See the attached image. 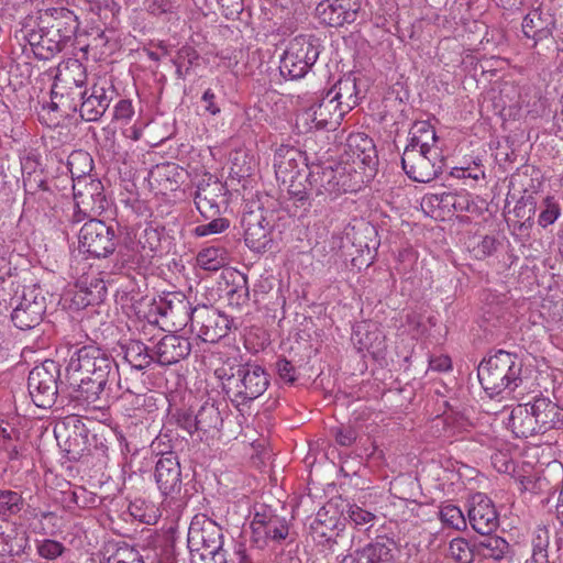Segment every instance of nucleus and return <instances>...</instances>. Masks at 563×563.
Masks as SVG:
<instances>
[{
	"label": "nucleus",
	"mask_w": 563,
	"mask_h": 563,
	"mask_svg": "<svg viewBox=\"0 0 563 563\" xmlns=\"http://www.w3.org/2000/svg\"><path fill=\"white\" fill-rule=\"evenodd\" d=\"M423 201L428 202L432 207H438L440 209H448L453 211H468L471 207V201L467 192H439L431 194L423 198Z\"/></svg>",
	"instance_id": "e433bc0d"
},
{
	"label": "nucleus",
	"mask_w": 563,
	"mask_h": 563,
	"mask_svg": "<svg viewBox=\"0 0 563 563\" xmlns=\"http://www.w3.org/2000/svg\"><path fill=\"white\" fill-rule=\"evenodd\" d=\"M550 532L545 527H537L532 534V562L549 563L548 548Z\"/></svg>",
	"instance_id": "49530a36"
},
{
	"label": "nucleus",
	"mask_w": 563,
	"mask_h": 563,
	"mask_svg": "<svg viewBox=\"0 0 563 563\" xmlns=\"http://www.w3.org/2000/svg\"><path fill=\"white\" fill-rule=\"evenodd\" d=\"M340 519L336 517V505L332 501L319 509L314 519L310 523V534L319 544L328 545L329 549L336 543L339 530H341Z\"/></svg>",
	"instance_id": "aec40b11"
},
{
	"label": "nucleus",
	"mask_w": 563,
	"mask_h": 563,
	"mask_svg": "<svg viewBox=\"0 0 563 563\" xmlns=\"http://www.w3.org/2000/svg\"><path fill=\"white\" fill-rule=\"evenodd\" d=\"M74 196H84L87 199L90 196L100 197L104 195V188L100 179L92 176L77 180L73 184Z\"/></svg>",
	"instance_id": "8fccbe9b"
},
{
	"label": "nucleus",
	"mask_w": 563,
	"mask_h": 563,
	"mask_svg": "<svg viewBox=\"0 0 563 563\" xmlns=\"http://www.w3.org/2000/svg\"><path fill=\"white\" fill-rule=\"evenodd\" d=\"M224 186L217 179L209 177L198 183L195 191V205L206 220L220 214L219 198L223 195Z\"/></svg>",
	"instance_id": "4be33fe9"
},
{
	"label": "nucleus",
	"mask_w": 563,
	"mask_h": 563,
	"mask_svg": "<svg viewBox=\"0 0 563 563\" xmlns=\"http://www.w3.org/2000/svg\"><path fill=\"white\" fill-rule=\"evenodd\" d=\"M449 555L456 563H471L476 556V544H470L464 538H455L449 544Z\"/></svg>",
	"instance_id": "de8ad7c7"
},
{
	"label": "nucleus",
	"mask_w": 563,
	"mask_h": 563,
	"mask_svg": "<svg viewBox=\"0 0 563 563\" xmlns=\"http://www.w3.org/2000/svg\"><path fill=\"white\" fill-rule=\"evenodd\" d=\"M33 164L30 159H27L23 166V186L25 191V203H31L32 199H35L36 196L43 198L44 196H53V192L48 189L46 185V179L44 178L42 169H33L26 172L29 165Z\"/></svg>",
	"instance_id": "72a5a7b5"
},
{
	"label": "nucleus",
	"mask_w": 563,
	"mask_h": 563,
	"mask_svg": "<svg viewBox=\"0 0 563 563\" xmlns=\"http://www.w3.org/2000/svg\"><path fill=\"white\" fill-rule=\"evenodd\" d=\"M86 80V68L78 59L59 65L51 92L54 108L58 107V102L66 106L68 101H74L77 92L82 91Z\"/></svg>",
	"instance_id": "9b49d317"
},
{
	"label": "nucleus",
	"mask_w": 563,
	"mask_h": 563,
	"mask_svg": "<svg viewBox=\"0 0 563 563\" xmlns=\"http://www.w3.org/2000/svg\"><path fill=\"white\" fill-rule=\"evenodd\" d=\"M306 181L317 196H338L342 192L357 191L361 188L362 173L341 162L312 163Z\"/></svg>",
	"instance_id": "20e7f679"
},
{
	"label": "nucleus",
	"mask_w": 563,
	"mask_h": 563,
	"mask_svg": "<svg viewBox=\"0 0 563 563\" xmlns=\"http://www.w3.org/2000/svg\"><path fill=\"white\" fill-rule=\"evenodd\" d=\"M124 358L130 364V374L147 368L154 361V350L141 341H131L124 346Z\"/></svg>",
	"instance_id": "c9c22d12"
},
{
	"label": "nucleus",
	"mask_w": 563,
	"mask_h": 563,
	"mask_svg": "<svg viewBox=\"0 0 563 563\" xmlns=\"http://www.w3.org/2000/svg\"><path fill=\"white\" fill-rule=\"evenodd\" d=\"M443 156L441 151H421L406 146L401 156V166L406 175L417 183H429L442 173Z\"/></svg>",
	"instance_id": "9d476101"
},
{
	"label": "nucleus",
	"mask_w": 563,
	"mask_h": 563,
	"mask_svg": "<svg viewBox=\"0 0 563 563\" xmlns=\"http://www.w3.org/2000/svg\"><path fill=\"white\" fill-rule=\"evenodd\" d=\"M327 95L338 103L341 111L345 114L354 109L362 99L357 79L352 74L345 75L339 79Z\"/></svg>",
	"instance_id": "a878e982"
},
{
	"label": "nucleus",
	"mask_w": 563,
	"mask_h": 563,
	"mask_svg": "<svg viewBox=\"0 0 563 563\" xmlns=\"http://www.w3.org/2000/svg\"><path fill=\"white\" fill-rule=\"evenodd\" d=\"M159 311L163 317L170 320L175 329H183L191 325L196 307H191L183 292H170L162 300Z\"/></svg>",
	"instance_id": "b1692460"
},
{
	"label": "nucleus",
	"mask_w": 563,
	"mask_h": 563,
	"mask_svg": "<svg viewBox=\"0 0 563 563\" xmlns=\"http://www.w3.org/2000/svg\"><path fill=\"white\" fill-rule=\"evenodd\" d=\"M155 483L162 495L175 498L181 492L183 478L179 459L175 452H162L155 464Z\"/></svg>",
	"instance_id": "dca6fc26"
},
{
	"label": "nucleus",
	"mask_w": 563,
	"mask_h": 563,
	"mask_svg": "<svg viewBox=\"0 0 563 563\" xmlns=\"http://www.w3.org/2000/svg\"><path fill=\"white\" fill-rule=\"evenodd\" d=\"M60 366L53 360H46L35 366L27 377V389L33 404L43 409L54 406L58 396Z\"/></svg>",
	"instance_id": "0eeeda50"
},
{
	"label": "nucleus",
	"mask_w": 563,
	"mask_h": 563,
	"mask_svg": "<svg viewBox=\"0 0 563 563\" xmlns=\"http://www.w3.org/2000/svg\"><path fill=\"white\" fill-rule=\"evenodd\" d=\"M468 520L479 534L493 533L499 526V518L493 501L484 494H475L470 500Z\"/></svg>",
	"instance_id": "412c9836"
},
{
	"label": "nucleus",
	"mask_w": 563,
	"mask_h": 563,
	"mask_svg": "<svg viewBox=\"0 0 563 563\" xmlns=\"http://www.w3.org/2000/svg\"><path fill=\"white\" fill-rule=\"evenodd\" d=\"M276 372L278 377L287 384H294L298 378L296 367L286 358H279L276 362Z\"/></svg>",
	"instance_id": "13d9d810"
},
{
	"label": "nucleus",
	"mask_w": 563,
	"mask_h": 563,
	"mask_svg": "<svg viewBox=\"0 0 563 563\" xmlns=\"http://www.w3.org/2000/svg\"><path fill=\"white\" fill-rule=\"evenodd\" d=\"M118 97V91L109 78H100L90 90L77 92L78 102H67L66 108L77 111L79 106L80 117L87 122L98 121Z\"/></svg>",
	"instance_id": "1a4fd4ad"
},
{
	"label": "nucleus",
	"mask_w": 563,
	"mask_h": 563,
	"mask_svg": "<svg viewBox=\"0 0 563 563\" xmlns=\"http://www.w3.org/2000/svg\"><path fill=\"white\" fill-rule=\"evenodd\" d=\"M345 113L328 95L318 103L305 109L297 115V124L308 130H335Z\"/></svg>",
	"instance_id": "ddd939ff"
},
{
	"label": "nucleus",
	"mask_w": 563,
	"mask_h": 563,
	"mask_svg": "<svg viewBox=\"0 0 563 563\" xmlns=\"http://www.w3.org/2000/svg\"><path fill=\"white\" fill-rule=\"evenodd\" d=\"M173 418L176 421V424L187 431L190 435L195 432H198V427L196 423L197 415H192L188 410H177Z\"/></svg>",
	"instance_id": "4d7b16f0"
},
{
	"label": "nucleus",
	"mask_w": 563,
	"mask_h": 563,
	"mask_svg": "<svg viewBox=\"0 0 563 563\" xmlns=\"http://www.w3.org/2000/svg\"><path fill=\"white\" fill-rule=\"evenodd\" d=\"M45 309L44 297L35 294L33 289L23 294L11 313V320L16 328L30 330L41 323Z\"/></svg>",
	"instance_id": "6ab92c4d"
},
{
	"label": "nucleus",
	"mask_w": 563,
	"mask_h": 563,
	"mask_svg": "<svg viewBox=\"0 0 563 563\" xmlns=\"http://www.w3.org/2000/svg\"><path fill=\"white\" fill-rule=\"evenodd\" d=\"M41 23H46L67 42L71 41L79 29L77 15L67 8L47 9L41 18Z\"/></svg>",
	"instance_id": "bb28decb"
},
{
	"label": "nucleus",
	"mask_w": 563,
	"mask_h": 563,
	"mask_svg": "<svg viewBox=\"0 0 563 563\" xmlns=\"http://www.w3.org/2000/svg\"><path fill=\"white\" fill-rule=\"evenodd\" d=\"M439 518L443 525L460 530L466 526L461 509L454 505H444L440 508Z\"/></svg>",
	"instance_id": "603ef678"
},
{
	"label": "nucleus",
	"mask_w": 563,
	"mask_h": 563,
	"mask_svg": "<svg viewBox=\"0 0 563 563\" xmlns=\"http://www.w3.org/2000/svg\"><path fill=\"white\" fill-rule=\"evenodd\" d=\"M74 199L79 200V206L84 212H90L95 217L100 216L108 207V200L106 196H90L88 199L84 196H74Z\"/></svg>",
	"instance_id": "5fc2aeb1"
},
{
	"label": "nucleus",
	"mask_w": 563,
	"mask_h": 563,
	"mask_svg": "<svg viewBox=\"0 0 563 563\" xmlns=\"http://www.w3.org/2000/svg\"><path fill=\"white\" fill-rule=\"evenodd\" d=\"M321 53L319 38L313 35H298L287 45L280 59V74L290 79L305 77Z\"/></svg>",
	"instance_id": "39448f33"
},
{
	"label": "nucleus",
	"mask_w": 563,
	"mask_h": 563,
	"mask_svg": "<svg viewBox=\"0 0 563 563\" xmlns=\"http://www.w3.org/2000/svg\"><path fill=\"white\" fill-rule=\"evenodd\" d=\"M188 544L192 550H202L201 558L210 556L213 563H229L223 548L222 528L206 515H196L188 529Z\"/></svg>",
	"instance_id": "423d86ee"
},
{
	"label": "nucleus",
	"mask_w": 563,
	"mask_h": 563,
	"mask_svg": "<svg viewBox=\"0 0 563 563\" xmlns=\"http://www.w3.org/2000/svg\"><path fill=\"white\" fill-rule=\"evenodd\" d=\"M241 225L244 229V242L254 252H265L272 243V225L262 209L243 213Z\"/></svg>",
	"instance_id": "a211bd4d"
},
{
	"label": "nucleus",
	"mask_w": 563,
	"mask_h": 563,
	"mask_svg": "<svg viewBox=\"0 0 563 563\" xmlns=\"http://www.w3.org/2000/svg\"><path fill=\"white\" fill-rule=\"evenodd\" d=\"M555 21L552 14L543 12L540 8L531 10L522 21V32L526 37L536 42L552 34Z\"/></svg>",
	"instance_id": "7c9ffc66"
},
{
	"label": "nucleus",
	"mask_w": 563,
	"mask_h": 563,
	"mask_svg": "<svg viewBox=\"0 0 563 563\" xmlns=\"http://www.w3.org/2000/svg\"><path fill=\"white\" fill-rule=\"evenodd\" d=\"M538 224L545 229L553 224L561 216L562 208L559 200L553 196H545L539 205Z\"/></svg>",
	"instance_id": "a18cd8bd"
},
{
	"label": "nucleus",
	"mask_w": 563,
	"mask_h": 563,
	"mask_svg": "<svg viewBox=\"0 0 563 563\" xmlns=\"http://www.w3.org/2000/svg\"><path fill=\"white\" fill-rule=\"evenodd\" d=\"M191 352L189 339L176 335H164L154 347L155 362L161 366L174 365L185 360Z\"/></svg>",
	"instance_id": "5701e85b"
},
{
	"label": "nucleus",
	"mask_w": 563,
	"mask_h": 563,
	"mask_svg": "<svg viewBox=\"0 0 563 563\" xmlns=\"http://www.w3.org/2000/svg\"><path fill=\"white\" fill-rule=\"evenodd\" d=\"M92 158L86 151H74L67 161V168L71 175L73 184L89 177L92 170Z\"/></svg>",
	"instance_id": "58836bf2"
},
{
	"label": "nucleus",
	"mask_w": 563,
	"mask_h": 563,
	"mask_svg": "<svg viewBox=\"0 0 563 563\" xmlns=\"http://www.w3.org/2000/svg\"><path fill=\"white\" fill-rule=\"evenodd\" d=\"M43 24V38L41 44L40 53H36V57L41 59H49L55 54L63 51L67 45V41L60 37V34L56 33L46 23Z\"/></svg>",
	"instance_id": "a19ab883"
},
{
	"label": "nucleus",
	"mask_w": 563,
	"mask_h": 563,
	"mask_svg": "<svg viewBox=\"0 0 563 563\" xmlns=\"http://www.w3.org/2000/svg\"><path fill=\"white\" fill-rule=\"evenodd\" d=\"M360 351H366L374 357H379L386 350L385 334L376 323L364 322L354 331Z\"/></svg>",
	"instance_id": "c756f323"
},
{
	"label": "nucleus",
	"mask_w": 563,
	"mask_h": 563,
	"mask_svg": "<svg viewBox=\"0 0 563 563\" xmlns=\"http://www.w3.org/2000/svg\"><path fill=\"white\" fill-rule=\"evenodd\" d=\"M245 158H246V155L240 154V153H236V155L233 158L231 173H233L234 175H236L240 178H244V177H247L251 175V166L245 165V163H246Z\"/></svg>",
	"instance_id": "69168bd1"
},
{
	"label": "nucleus",
	"mask_w": 563,
	"mask_h": 563,
	"mask_svg": "<svg viewBox=\"0 0 563 563\" xmlns=\"http://www.w3.org/2000/svg\"><path fill=\"white\" fill-rule=\"evenodd\" d=\"M227 19H235L243 11V0H218Z\"/></svg>",
	"instance_id": "e2e57ef3"
},
{
	"label": "nucleus",
	"mask_w": 563,
	"mask_h": 563,
	"mask_svg": "<svg viewBox=\"0 0 563 563\" xmlns=\"http://www.w3.org/2000/svg\"><path fill=\"white\" fill-rule=\"evenodd\" d=\"M216 373L221 380L223 391L236 407L257 399L269 386V375L256 363L222 367Z\"/></svg>",
	"instance_id": "f03ea898"
},
{
	"label": "nucleus",
	"mask_w": 563,
	"mask_h": 563,
	"mask_svg": "<svg viewBox=\"0 0 563 563\" xmlns=\"http://www.w3.org/2000/svg\"><path fill=\"white\" fill-rule=\"evenodd\" d=\"M134 114V108L132 101L129 99H121L114 106L113 117L117 120H130Z\"/></svg>",
	"instance_id": "0e129e2a"
},
{
	"label": "nucleus",
	"mask_w": 563,
	"mask_h": 563,
	"mask_svg": "<svg viewBox=\"0 0 563 563\" xmlns=\"http://www.w3.org/2000/svg\"><path fill=\"white\" fill-rule=\"evenodd\" d=\"M229 261L228 251L220 246L203 249L198 253L197 262L206 271H218Z\"/></svg>",
	"instance_id": "37998d69"
},
{
	"label": "nucleus",
	"mask_w": 563,
	"mask_h": 563,
	"mask_svg": "<svg viewBox=\"0 0 563 563\" xmlns=\"http://www.w3.org/2000/svg\"><path fill=\"white\" fill-rule=\"evenodd\" d=\"M508 428L516 438H529L538 434L530 402L519 404L512 408L508 419Z\"/></svg>",
	"instance_id": "2f4dec72"
},
{
	"label": "nucleus",
	"mask_w": 563,
	"mask_h": 563,
	"mask_svg": "<svg viewBox=\"0 0 563 563\" xmlns=\"http://www.w3.org/2000/svg\"><path fill=\"white\" fill-rule=\"evenodd\" d=\"M483 537L475 542L476 555L484 560L500 561L509 552L508 542L496 534H482Z\"/></svg>",
	"instance_id": "f704fd0d"
},
{
	"label": "nucleus",
	"mask_w": 563,
	"mask_h": 563,
	"mask_svg": "<svg viewBox=\"0 0 563 563\" xmlns=\"http://www.w3.org/2000/svg\"><path fill=\"white\" fill-rule=\"evenodd\" d=\"M306 176L307 175H301L295 176V178H288V194L290 198L300 206H305L307 203L309 191H311L309 184L306 181Z\"/></svg>",
	"instance_id": "3c124183"
},
{
	"label": "nucleus",
	"mask_w": 563,
	"mask_h": 563,
	"mask_svg": "<svg viewBox=\"0 0 563 563\" xmlns=\"http://www.w3.org/2000/svg\"><path fill=\"white\" fill-rule=\"evenodd\" d=\"M522 363L516 354L498 350L477 366V376L484 391L490 397L512 393L522 382Z\"/></svg>",
	"instance_id": "7ed1b4c3"
},
{
	"label": "nucleus",
	"mask_w": 563,
	"mask_h": 563,
	"mask_svg": "<svg viewBox=\"0 0 563 563\" xmlns=\"http://www.w3.org/2000/svg\"><path fill=\"white\" fill-rule=\"evenodd\" d=\"M438 143V136L435 131H428V133H424L423 135L419 136V143L416 144H408L407 146H415L418 150L421 151H441L440 147L437 145Z\"/></svg>",
	"instance_id": "052dcab7"
},
{
	"label": "nucleus",
	"mask_w": 563,
	"mask_h": 563,
	"mask_svg": "<svg viewBox=\"0 0 563 563\" xmlns=\"http://www.w3.org/2000/svg\"><path fill=\"white\" fill-rule=\"evenodd\" d=\"M398 554L394 539L379 536L364 548L345 555L341 563H397Z\"/></svg>",
	"instance_id": "f3484780"
},
{
	"label": "nucleus",
	"mask_w": 563,
	"mask_h": 563,
	"mask_svg": "<svg viewBox=\"0 0 563 563\" xmlns=\"http://www.w3.org/2000/svg\"><path fill=\"white\" fill-rule=\"evenodd\" d=\"M211 221L206 224L197 225L194 230L196 236H207L211 234H219L224 232L230 227V221L227 218L219 216L209 218Z\"/></svg>",
	"instance_id": "864d4df0"
},
{
	"label": "nucleus",
	"mask_w": 563,
	"mask_h": 563,
	"mask_svg": "<svg viewBox=\"0 0 563 563\" xmlns=\"http://www.w3.org/2000/svg\"><path fill=\"white\" fill-rule=\"evenodd\" d=\"M117 362L100 347L89 344L77 349L66 366L70 396L88 404L102 400L106 384L114 377Z\"/></svg>",
	"instance_id": "f257e3e1"
},
{
	"label": "nucleus",
	"mask_w": 563,
	"mask_h": 563,
	"mask_svg": "<svg viewBox=\"0 0 563 563\" xmlns=\"http://www.w3.org/2000/svg\"><path fill=\"white\" fill-rule=\"evenodd\" d=\"M24 507L22 494L12 489H0V517L16 516Z\"/></svg>",
	"instance_id": "c03bdc74"
},
{
	"label": "nucleus",
	"mask_w": 563,
	"mask_h": 563,
	"mask_svg": "<svg viewBox=\"0 0 563 563\" xmlns=\"http://www.w3.org/2000/svg\"><path fill=\"white\" fill-rule=\"evenodd\" d=\"M229 317L219 310L206 305L197 306L190 329L203 341L217 343L230 330Z\"/></svg>",
	"instance_id": "4468645a"
},
{
	"label": "nucleus",
	"mask_w": 563,
	"mask_h": 563,
	"mask_svg": "<svg viewBox=\"0 0 563 563\" xmlns=\"http://www.w3.org/2000/svg\"><path fill=\"white\" fill-rule=\"evenodd\" d=\"M146 10L153 15L169 13L174 9L172 0H145Z\"/></svg>",
	"instance_id": "680f3d73"
},
{
	"label": "nucleus",
	"mask_w": 563,
	"mask_h": 563,
	"mask_svg": "<svg viewBox=\"0 0 563 563\" xmlns=\"http://www.w3.org/2000/svg\"><path fill=\"white\" fill-rule=\"evenodd\" d=\"M538 203L533 195L522 196L514 208V214L519 222L518 230L521 233H529L534 224V216Z\"/></svg>",
	"instance_id": "4c0bfd02"
},
{
	"label": "nucleus",
	"mask_w": 563,
	"mask_h": 563,
	"mask_svg": "<svg viewBox=\"0 0 563 563\" xmlns=\"http://www.w3.org/2000/svg\"><path fill=\"white\" fill-rule=\"evenodd\" d=\"M196 415L198 432L206 434L212 430H218L222 426L221 413L213 404L206 402Z\"/></svg>",
	"instance_id": "79ce46f5"
},
{
	"label": "nucleus",
	"mask_w": 563,
	"mask_h": 563,
	"mask_svg": "<svg viewBox=\"0 0 563 563\" xmlns=\"http://www.w3.org/2000/svg\"><path fill=\"white\" fill-rule=\"evenodd\" d=\"M251 530V542L256 548L264 549L271 543L280 544L289 536V523L273 508L260 505L255 507Z\"/></svg>",
	"instance_id": "6e6552de"
},
{
	"label": "nucleus",
	"mask_w": 563,
	"mask_h": 563,
	"mask_svg": "<svg viewBox=\"0 0 563 563\" xmlns=\"http://www.w3.org/2000/svg\"><path fill=\"white\" fill-rule=\"evenodd\" d=\"M357 13V9H347L340 0H323L316 8L319 21L324 25L334 27L353 23Z\"/></svg>",
	"instance_id": "cd10ccee"
},
{
	"label": "nucleus",
	"mask_w": 563,
	"mask_h": 563,
	"mask_svg": "<svg viewBox=\"0 0 563 563\" xmlns=\"http://www.w3.org/2000/svg\"><path fill=\"white\" fill-rule=\"evenodd\" d=\"M344 519H347L355 528L368 529L374 525L376 515L363 509L357 505H346V510L342 511Z\"/></svg>",
	"instance_id": "09e8293b"
},
{
	"label": "nucleus",
	"mask_w": 563,
	"mask_h": 563,
	"mask_svg": "<svg viewBox=\"0 0 563 563\" xmlns=\"http://www.w3.org/2000/svg\"><path fill=\"white\" fill-rule=\"evenodd\" d=\"M65 550L66 548L63 543L52 539H45L37 545L38 555L46 560L57 559L65 552Z\"/></svg>",
	"instance_id": "6e6d98bb"
},
{
	"label": "nucleus",
	"mask_w": 563,
	"mask_h": 563,
	"mask_svg": "<svg viewBox=\"0 0 563 563\" xmlns=\"http://www.w3.org/2000/svg\"><path fill=\"white\" fill-rule=\"evenodd\" d=\"M306 159L300 151L292 146L282 145L274 155V168L277 179L287 183L288 178L301 176L300 163Z\"/></svg>",
	"instance_id": "c85d7f7f"
},
{
	"label": "nucleus",
	"mask_w": 563,
	"mask_h": 563,
	"mask_svg": "<svg viewBox=\"0 0 563 563\" xmlns=\"http://www.w3.org/2000/svg\"><path fill=\"white\" fill-rule=\"evenodd\" d=\"M134 236L136 238L135 245L132 246L136 252H155L161 246L162 231L151 224L140 228Z\"/></svg>",
	"instance_id": "ea45409f"
},
{
	"label": "nucleus",
	"mask_w": 563,
	"mask_h": 563,
	"mask_svg": "<svg viewBox=\"0 0 563 563\" xmlns=\"http://www.w3.org/2000/svg\"><path fill=\"white\" fill-rule=\"evenodd\" d=\"M228 561L229 563H252L246 547L242 542L234 544L233 552L231 554L228 553Z\"/></svg>",
	"instance_id": "338daca9"
},
{
	"label": "nucleus",
	"mask_w": 563,
	"mask_h": 563,
	"mask_svg": "<svg viewBox=\"0 0 563 563\" xmlns=\"http://www.w3.org/2000/svg\"><path fill=\"white\" fill-rule=\"evenodd\" d=\"M434 128L428 122V121H417L410 129V140L408 144H416L419 143V136L423 135L424 133H428V131H433Z\"/></svg>",
	"instance_id": "774afa93"
},
{
	"label": "nucleus",
	"mask_w": 563,
	"mask_h": 563,
	"mask_svg": "<svg viewBox=\"0 0 563 563\" xmlns=\"http://www.w3.org/2000/svg\"><path fill=\"white\" fill-rule=\"evenodd\" d=\"M79 249L92 257H108L115 250V233L111 225L90 219L79 231Z\"/></svg>",
	"instance_id": "f8f14e48"
},
{
	"label": "nucleus",
	"mask_w": 563,
	"mask_h": 563,
	"mask_svg": "<svg viewBox=\"0 0 563 563\" xmlns=\"http://www.w3.org/2000/svg\"><path fill=\"white\" fill-rule=\"evenodd\" d=\"M340 162L363 174L366 166H373L377 162L373 140L363 132L351 133L346 139Z\"/></svg>",
	"instance_id": "2eb2a0df"
},
{
	"label": "nucleus",
	"mask_w": 563,
	"mask_h": 563,
	"mask_svg": "<svg viewBox=\"0 0 563 563\" xmlns=\"http://www.w3.org/2000/svg\"><path fill=\"white\" fill-rule=\"evenodd\" d=\"M332 432L336 443L342 446H350L356 440V431L352 427H338Z\"/></svg>",
	"instance_id": "bf43d9fd"
},
{
	"label": "nucleus",
	"mask_w": 563,
	"mask_h": 563,
	"mask_svg": "<svg viewBox=\"0 0 563 563\" xmlns=\"http://www.w3.org/2000/svg\"><path fill=\"white\" fill-rule=\"evenodd\" d=\"M114 373V377H110L106 384L107 390L104 391L102 399L107 400L109 398H119L124 397L125 395H134L136 398L144 396L142 394V385L132 377L135 374H130L129 371L128 373H124V376L122 377L118 365Z\"/></svg>",
	"instance_id": "473e14b6"
},
{
	"label": "nucleus",
	"mask_w": 563,
	"mask_h": 563,
	"mask_svg": "<svg viewBox=\"0 0 563 563\" xmlns=\"http://www.w3.org/2000/svg\"><path fill=\"white\" fill-rule=\"evenodd\" d=\"M531 404L538 434L563 429V409L549 398H536Z\"/></svg>",
	"instance_id": "393cba45"
}]
</instances>
